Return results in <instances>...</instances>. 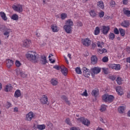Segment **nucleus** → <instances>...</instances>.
<instances>
[{
  "mask_svg": "<svg viewBox=\"0 0 130 130\" xmlns=\"http://www.w3.org/2000/svg\"><path fill=\"white\" fill-rule=\"evenodd\" d=\"M75 72L78 75H82V70L80 67H77L75 68Z\"/></svg>",
  "mask_w": 130,
  "mask_h": 130,
  "instance_id": "nucleus-36",
  "label": "nucleus"
},
{
  "mask_svg": "<svg viewBox=\"0 0 130 130\" xmlns=\"http://www.w3.org/2000/svg\"><path fill=\"white\" fill-rule=\"evenodd\" d=\"M70 130H80V129L76 127H72L70 128Z\"/></svg>",
  "mask_w": 130,
  "mask_h": 130,
  "instance_id": "nucleus-56",
  "label": "nucleus"
},
{
  "mask_svg": "<svg viewBox=\"0 0 130 130\" xmlns=\"http://www.w3.org/2000/svg\"><path fill=\"white\" fill-rule=\"evenodd\" d=\"M65 25L73 27V26H74V22H73V20H72V19H68L66 21Z\"/></svg>",
  "mask_w": 130,
  "mask_h": 130,
  "instance_id": "nucleus-20",
  "label": "nucleus"
},
{
  "mask_svg": "<svg viewBox=\"0 0 130 130\" xmlns=\"http://www.w3.org/2000/svg\"><path fill=\"white\" fill-rule=\"evenodd\" d=\"M42 104H47L48 102V98L46 95H43L40 99Z\"/></svg>",
  "mask_w": 130,
  "mask_h": 130,
  "instance_id": "nucleus-14",
  "label": "nucleus"
},
{
  "mask_svg": "<svg viewBox=\"0 0 130 130\" xmlns=\"http://www.w3.org/2000/svg\"><path fill=\"white\" fill-rule=\"evenodd\" d=\"M3 30V35L5 36L6 38L8 39L10 37V33H12V29L8 28L7 26H4L2 27Z\"/></svg>",
  "mask_w": 130,
  "mask_h": 130,
  "instance_id": "nucleus-3",
  "label": "nucleus"
},
{
  "mask_svg": "<svg viewBox=\"0 0 130 130\" xmlns=\"http://www.w3.org/2000/svg\"><path fill=\"white\" fill-rule=\"evenodd\" d=\"M110 69L116 70V71H120V64H111L109 65Z\"/></svg>",
  "mask_w": 130,
  "mask_h": 130,
  "instance_id": "nucleus-13",
  "label": "nucleus"
},
{
  "mask_svg": "<svg viewBox=\"0 0 130 130\" xmlns=\"http://www.w3.org/2000/svg\"><path fill=\"white\" fill-rule=\"evenodd\" d=\"M11 19L14 21H18L19 20V16L17 14H13L11 16Z\"/></svg>",
  "mask_w": 130,
  "mask_h": 130,
  "instance_id": "nucleus-27",
  "label": "nucleus"
},
{
  "mask_svg": "<svg viewBox=\"0 0 130 130\" xmlns=\"http://www.w3.org/2000/svg\"><path fill=\"white\" fill-rule=\"evenodd\" d=\"M125 109V108L124 107L121 106L118 108V111L119 113H123Z\"/></svg>",
  "mask_w": 130,
  "mask_h": 130,
  "instance_id": "nucleus-35",
  "label": "nucleus"
},
{
  "mask_svg": "<svg viewBox=\"0 0 130 130\" xmlns=\"http://www.w3.org/2000/svg\"><path fill=\"white\" fill-rule=\"evenodd\" d=\"M120 90H121V86H118L116 87V92H117V93H118V92Z\"/></svg>",
  "mask_w": 130,
  "mask_h": 130,
  "instance_id": "nucleus-55",
  "label": "nucleus"
},
{
  "mask_svg": "<svg viewBox=\"0 0 130 130\" xmlns=\"http://www.w3.org/2000/svg\"><path fill=\"white\" fill-rule=\"evenodd\" d=\"M99 92L98 90L93 89L91 92V94L94 97H97L98 96Z\"/></svg>",
  "mask_w": 130,
  "mask_h": 130,
  "instance_id": "nucleus-32",
  "label": "nucleus"
},
{
  "mask_svg": "<svg viewBox=\"0 0 130 130\" xmlns=\"http://www.w3.org/2000/svg\"><path fill=\"white\" fill-rule=\"evenodd\" d=\"M51 29L53 32H58L59 29L56 24H53L51 25Z\"/></svg>",
  "mask_w": 130,
  "mask_h": 130,
  "instance_id": "nucleus-19",
  "label": "nucleus"
},
{
  "mask_svg": "<svg viewBox=\"0 0 130 130\" xmlns=\"http://www.w3.org/2000/svg\"><path fill=\"white\" fill-rule=\"evenodd\" d=\"M81 42L82 44L84 45V46H86L88 47V46H90L91 45V41L89 38H86V39H83L81 40Z\"/></svg>",
  "mask_w": 130,
  "mask_h": 130,
  "instance_id": "nucleus-9",
  "label": "nucleus"
},
{
  "mask_svg": "<svg viewBox=\"0 0 130 130\" xmlns=\"http://www.w3.org/2000/svg\"><path fill=\"white\" fill-rule=\"evenodd\" d=\"M129 21L128 20H124L121 23V26L124 28H128L129 27Z\"/></svg>",
  "mask_w": 130,
  "mask_h": 130,
  "instance_id": "nucleus-17",
  "label": "nucleus"
},
{
  "mask_svg": "<svg viewBox=\"0 0 130 130\" xmlns=\"http://www.w3.org/2000/svg\"><path fill=\"white\" fill-rule=\"evenodd\" d=\"M12 9L17 13H22L23 12V7L21 4L13 5L12 6Z\"/></svg>",
  "mask_w": 130,
  "mask_h": 130,
  "instance_id": "nucleus-5",
  "label": "nucleus"
},
{
  "mask_svg": "<svg viewBox=\"0 0 130 130\" xmlns=\"http://www.w3.org/2000/svg\"><path fill=\"white\" fill-rule=\"evenodd\" d=\"M116 81L118 85H121L122 84V82H123V79L119 76H118L116 78Z\"/></svg>",
  "mask_w": 130,
  "mask_h": 130,
  "instance_id": "nucleus-25",
  "label": "nucleus"
},
{
  "mask_svg": "<svg viewBox=\"0 0 130 130\" xmlns=\"http://www.w3.org/2000/svg\"><path fill=\"white\" fill-rule=\"evenodd\" d=\"M22 94L21 93V90L20 89H17L15 91L14 93V97L15 98H19V97H21Z\"/></svg>",
  "mask_w": 130,
  "mask_h": 130,
  "instance_id": "nucleus-22",
  "label": "nucleus"
},
{
  "mask_svg": "<svg viewBox=\"0 0 130 130\" xmlns=\"http://www.w3.org/2000/svg\"><path fill=\"white\" fill-rule=\"evenodd\" d=\"M51 83L53 86H56L58 84V81H57V79H52L51 80Z\"/></svg>",
  "mask_w": 130,
  "mask_h": 130,
  "instance_id": "nucleus-30",
  "label": "nucleus"
},
{
  "mask_svg": "<svg viewBox=\"0 0 130 130\" xmlns=\"http://www.w3.org/2000/svg\"><path fill=\"white\" fill-rule=\"evenodd\" d=\"M114 32L115 34H119V31L117 28H115L114 29Z\"/></svg>",
  "mask_w": 130,
  "mask_h": 130,
  "instance_id": "nucleus-49",
  "label": "nucleus"
},
{
  "mask_svg": "<svg viewBox=\"0 0 130 130\" xmlns=\"http://www.w3.org/2000/svg\"><path fill=\"white\" fill-rule=\"evenodd\" d=\"M63 29H64L65 32L68 34H72L73 32V26L64 25L63 27Z\"/></svg>",
  "mask_w": 130,
  "mask_h": 130,
  "instance_id": "nucleus-10",
  "label": "nucleus"
},
{
  "mask_svg": "<svg viewBox=\"0 0 130 130\" xmlns=\"http://www.w3.org/2000/svg\"><path fill=\"white\" fill-rule=\"evenodd\" d=\"M100 34V28L99 27H95L94 30V35H99Z\"/></svg>",
  "mask_w": 130,
  "mask_h": 130,
  "instance_id": "nucleus-39",
  "label": "nucleus"
},
{
  "mask_svg": "<svg viewBox=\"0 0 130 130\" xmlns=\"http://www.w3.org/2000/svg\"><path fill=\"white\" fill-rule=\"evenodd\" d=\"M127 98H130V91L127 92Z\"/></svg>",
  "mask_w": 130,
  "mask_h": 130,
  "instance_id": "nucleus-63",
  "label": "nucleus"
},
{
  "mask_svg": "<svg viewBox=\"0 0 130 130\" xmlns=\"http://www.w3.org/2000/svg\"><path fill=\"white\" fill-rule=\"evenodd\" d=\"M102 100L105 102H108L111 103L114 100V96L112 95L104 94L102 96Z\"/></svg>",
  "mask_w": 130,
  "mask_h": 130,
  "instance_id": "nucleus-2",
  "label": "nucleus"
},
{
  "mask_svg": "<svg viewBox=\"0 0 130 130\" xmlns=\"http://www.w3.org/2000/svg\"><path fill=\"white\" fill-rule=\"evenodd\" d=\"M17 75H20L21 77H22V78H26V77H27V76H28L27 74H25V73H24L22 71H19V73L17 72Z\"/></svg>",
  "mask_w": 130,
  "mask_h": 130,
  "instance_id": "nucleus-37",
  "label": "nucleus"
},
{
  "mask_svg": "<svg viewBox=\"0 0 130 130\" xmlns=\"http://www.w3.org/2000/svg\"><path fill=\"white\" fill-rule=\"evenodd\" d=\"M98 61V58L96 56H92L91 58V63L92 64H96Z\"/></svg>",
  "mask_w": 130,
  "mask_h": 130,
  "instance_id": "nucleus-21",
  "label": "nucleus"
},
{
  "mask_svg": "<svg viewBox=\"0 0 130 130\" xmlns=\"http://www.w3.org/2000/svg\"><path fill=\"white\" fill-rule=\"evenodd\" d=\"M15 64L16 68H20V67L22 66V63H21L20 61H19L18 60H16Z\"/></svg>",
  "mask_w": 130,
  "mask_h": 130,
  "instance_id": "nucleus-40",
  "label": "nucleus"
},
{
  "mask_svg": "<svg viewBox=\"0 0 130 130\" xmlns=\"http://www.w3.org/2000/svg\"><path fill=\"white\" fill-rule=\"evenodd\" d=\"M90 16L92 18H94V17H97V13H96L94 10H90L89 12Z\"/></svg>",
  "mask_w": 130,
  "mask_h": 130,
  "instance_id": "nucleus-28",
  "label": "nucleus"
},
{
  "mask_svg": "<svg viewBox=\"0 0 130 130\" xmlns=\"http://www.w3.org/2000/svg\"><path fill=\"white\" fill-rule=\"evenodd\" d=\"M120 34L122 37H124L125 35V30L123 29V28H120L119 29Z\"/></svg>",
  "mask_w": 130,
  "mask_h": 130,
  "instance_id": "nucleus-31",
  "label": "nucleus"
},
{
  "mask_svg": "<svg viewBox=\"0 0 130 130\" xmlns=\"http://www.w3.org/2000/svg\"><path fill=\"white\" fill-rule=\"evenodd\" d=\"M82 71L83 73V75L86 78H89L90 77V75L91 73L90 72V70L87 69L86 67H84L82 68Z\"/></svg>",
  "mask_w": 130,
  "mask_h": 130,
  "instance_id": "nucleus-11",
  "label": "nucleus"
},
{
  "mask_svg": "<svg viewBox=\"0 0 130 130\" xmlns=\"http://www.w3.org/2000/svg\"><path fill=\"white\" fill-rule=\"evenodd\" d=\"M102 51L103 53H107V49H106L105 48H103L102 50Z\"/></svg>",
  "mask_w": 130,
  "mask_h": 130,
  "instance_id": "nucleus-57",
  "label": "nucleus"
},
{
  "mask_svg": "<svg viewBox=\"0 0 130 130\" xmlns=\"http://www.w3.org/2000/svg\"><path fill=\"white\" fill-rule=\"evenodd\" d=\"M126 50L127 52H128V53H130V47H127L126 48Z\"/></svg>",
  "mask_w": 130,
  "mask_h": 130,
  "instance_id": "nucleus-59",
  "label": "nucleus"
},
{
  "mask_svg": "<svg viewBox=\"0 0 130 130\" xmlns=\"http://www.w3.org/2000/svg\"><path fill=\"white\" fill-rule=\"evenodd\" d=\"M77 122H82V124L89 126L90 124V120L84 117H80L79 118H76Z\"/></svg>",
  "mask_w": 130,
  "mask_h": 130,
  "instance_id": "nucleus-4",
  "label": "nucleus"
},
{
  "mask_svg": "<svg viewBox=\"0 0 130 130\" xmlns=\"http://www.w3.org/2000/svg\"><path fill=\"white\" fill-rule=\"evenodd\" d=\"M13 90V87L11 84H9L6 86L5 88V92H10V91H12Z\"/></svg>",
  "mask_w": 130,
  "mask_h": 130,
  "instance_id": "nucleus-23",
  "label": "nucleus"
},
{
  "mask_svg": "<svg viewBox=\"0 0 130 130\" xmlns=\"http://www.w3.org/2000/svg\"><path fill=\"white\" fill-rule=\"evenodd\" d=\"M97 45L99 48H103V47H104V43L103 42L98 41L97 42Z\"/></svg>",
  "mask_w": 130,
  "mask_h": 130,
  "instance_id": "nucleus-33",
  "label": "nucleus"
},
{
  "mask_svg": "<svg viewBox=\"0 0 130 130\" xmlns=\"http://www.w3.org/2000/svg\"><path fill=\"white\" fill-rule=\"evenodd\" d=\"M25 56L29 61L37 63L39 59V55L36 51H30L25 54Z\"/></svg>",
  "mask_w": 130,
  "mask_h": 130,
  "instance_id": "nucleus-1",
  "label": "nucleus"
},
{
  "mask_svg": "<svg viewBox=\"0 0 130 130\" xmlns=\"http://www.w3.org/2000/svg\"><path fill=\"white\" fill-rule=\"evenodd\" d=\"M107 108V106L105 105H102L101 107L100 111L101 112H104V111H106V109Z\"/></svg>",
  "mask_w": 130,
  "mask_h": 130,
  "instance_id": "nucleus-38",
  "label": "nucleus"
},
{
  "mask_svg": "<svg viewBox=\"0 0 130 130\" xmlns=\"http://www.w3.org/2000/svg\"><path fill=\"white\" fill-rule=\"evenodd\" d=\"M127 3H128L127 0H123V5H126V4H127Z\"/></svg>",
  "mask_w": 130,
  "mask_h": 130,
  "instance_id": "nucleus-60",
  "label": "nucleus"
},
{
  "mask_svg": "<svg viewBox=\"0 0 130 130\" xmlns=\"http://www.w3.org/2000/svg\"><path fill=\"white\" fill-rule=\"evenodd\" d=\"M60 69L61 72L62 73V75H63V76H65V77L68 76V70L67 68L64 67V66H63L60 67Z\"/></svg>",
  "mask_w": 130,
  "mask_h": 130,
  "instance_id": "nucleus-18",
  "label": "nucleus"
},
{
  "mask_svg": "<svg viewBox=\"0 0 130 130\" xmlns=\"http://www.w3.org/2000/svg\"><path fill=\"white\" fill-rule=\"evenodd\" d=\"M49 58V60L51 61L52 63H54V62H55V60H54L53 59L50 58Z\"/></svg>",
  "mask_w": 130,
  "mask_h": 130,
  "instance_id": "nucleus-58",
  "label": "nucleus"
},
{
  "mask_svg": "<svg viewBox=\"0 0 130 130\" xmlns=\"http://www.w3.org/2000/svg\"><path fill=\"white\" fill-rule=\"evenodd\" d=\"M34 117H35V115L33 112H29L26 115L25 120L26 121H31Z\"/></svg>",
  "mask_w": 130,
  "mask_h": 130,
  "instance_id": "nucleus-6",
  "label": "nucleus"
},
{
  "mask_svg": "<svg viewBox=\"0 0 130 130\" xmlns=\"http://www.w3.org/2000/svg\"><path fill=\"white\" fill-rule=\"evenodd\" d=\"M124 14L127 17L130 16V11L127 10L126 9H123V10Z\"/></svg>",
  "mask_w": 130,
  "mask_h": 130,
  "instance_id": "nucleus-34",
  "label": "nucleus"
},
{
  "mask_svg": "<svg viewBox=\"0 0 130 130\" xmlns=\"http://www.w3.org/2000/svg\"><path fill=\"white\" fill-rule=\"evenodd\" d=\"M105 14V13H104V11H102L99 13V16L100 18H103L104 17V15Z\"/></svg>",
  "mask_w": 130,
  "mask_h": 130,
  "instance_id": "nucleus-42",
  "label": "nucleus"
},
{
  "mask_svg": "<svg viewBox=\"0 0 130 130\" xmlns=\"http://www.w3.org/2000/svg\"><path fill=\"white\" fill-rule=\"evenodd\" d=\"M61 99L62 100L65 101V102L67 101V100L68 99V98H67V96H66V95H62V96H61Z\"/></svg>",
  "mask_w": 130,
  "mask_h": 130,
  "instance_id": "nucleus-52",
  "label": "nucleus"
},
{
  "mask_svg": "<svg viewBox=\"0 0 130 130\" xmlns=\"http://www.w3.org/2000/svg\"><path fill=\"white\" fill-rule=\"evenodd\" d=\"M126 61L127 62H129V63H130V57L126 58Z\"/></svg>",
  "mask_w": 130,
  "mask_h": 130,
  "instance_id": "nucleus-62",
  "label": "nucleus"
},
{
  "mask_svg": "<svg viewBox=\"0 0 130 130\" xmlns=\"http://www.w3.org/2000/svg\"><path fill=\"white\" fill-rule=\"evenodd\" d=\"M110 5L111 8H114V7H115V2L114 1H111L110 3Z\"/></svg>",
  "mask_w": 130,
  "mask_h": 130,
  "instance_id": "nucleus-47",
  "label": "nucleus"
},
{
  "mask_svg": "<svg viewBox=\"0 0 130 130\" xmlns=\"http://www.w3.org/2000/svg\"><path fill=\"white\" fill-rule=\"evenodd\" d=\"M102 27L101 31L103 34L104 35H107V34H108V32H109V30H110V26L103 25L102 26Z\"/></svg>",
  "mask_w": 130,
  "mask_h": 130,
  "instance_id": "nucleus-8",
  "label": "nucleus"
},
{
  "mask_svg": "<svg viewBox=\"0 0 130 130\" xmlns=\"http://www.w3.org/2000/svg\"><path fill=\"white\" fill-rule=\"evenodd\" d=\"M37 128L40 129V130H43V129H45V127H46V126L45 125V124H38L37 125Z\"/></svg>",
  "mask_w": 130,
  "mask_h": 130,
  "instance_id": "nucleus-29",
  "label": "nucleus"
},
{
  "mask_svg": "<svg viewBox=\"0 0 130 130\" xmlns=\"http://www.w3.org/2000/svg\"><path fill=\"white\" fill-rule=\"evenodd\" d=\"M53 68L57 70V71H59V70H60V67L58 66H55L53 67Z\"/></svg>",
  "mask_w": 130,
  "mask_h": 130,
  "instance_id": "nucleus-53",
  "label": "nucleus"
},
{
  "mask_svg": "<svg viewBox=\"0 0 130 130\" xmlns=\"http://www.w3.org/2000/svg\"><path fill=\"white\" fill-rule=\"evenodd\" d=\"M104 119H105L104 118V117H101L100 118V121H101L102 122H103V123H105V121L104 120Z\"/></svg>",
  "mask_w": 130,
  "mask_h": 130,
  "instance_id": "nucleus-51",
  "label": "nucleus"
},
{
  "mask_svg": "<svg viewBox=\"0 0 130 130\" xmlns=\"http://www.w3.org/2000/svg\"><path fill=\"white\" fill-rule=\"evenodd\" d=\"M14 64V61L10 59H7L6 61V66L8 68L10 69Z\"/></svg>",
  "mask_w": 130,
  "mask_h": 130,
  "instance_id": "nucleus-16",
  "label": "nucleus"
},
{
  "mask_svg": "<svg viewBox=\"0 0 130 130\" xmlns=\"http://www.w3.org/2000/svg\"><path fill=\"white\" fill-rule=\"evenodd\" d=\"M31 40H28V39H25L24 41H22V46L23 47H26L28 48L31 45Z\"/></svg>",
  "mask_w": 130,
  "mask_h": 130,
  "instance_id": "nucleus-12",
  "label": "nucleus"
},
{
  "mask_svg": "<svg viewBox=\"0 0 130 130\" xmlns=\"http://www.w3.org/2000/svg\"><path fill=\"white\" fill-rule=\"evenodd\" d=\"M97 51L98 53H100V54H103V52H102V50L100 49H98Z\"/></svg>",
  "mask_w": 130,
  "mask_h": 130,
  "instance_id": "nucleus-54",
  "label": "nucleus"
},
{
  "mask_svg": "<svg viewBox=\"0 0 130 130\" xmlns=\"http://www.w3.org/2000/svg\"><path fill=\"white\" fill-rule=\"evenodd\" d=\"M109 39L110 40H113V39H114V38H115V35H114V33H110V34L109 35Z\"/></svg>",
  "mask_w": 130,
  "mask_h": 130,
  "instance_id": "nucleus-41",
  "label": "nucleus"
},
{
  "mask_svg": "<svg viewBox=\"0 0 130 130\" xmlns=\"http://www.w3.org/2000/svg\"><path fill=\"white\" fill-rule=\"evenodd\" d=\"M0 16L4 21H7L8 20V17H7V15L5 12H1Z\"/></svg>",
  "mask_w": 130,
  "mask_h": 130,
  "instance_id": "nucleus-26",
  "label": "nucleus"
},
{
  "mask_svg": "<svg viewBox=\"0 0 130 130\" xmlns=\"http://www.w3.org/2000/svg\"><path fill=\"white\" fill-rule=\"evenodd\" d=\"M65 122L67 124H69V125H72V122H71V119L69 118H67Z\"/></svg>",
  "mask_w": 130,
  "mask_h": 130,
  "instance_id": "nucleus-43",
  "label": "nucleus"
},
{
  "mask_svg": "<svg viewBox=\"0 0 130 130\" xmlns=\"http://www.w3.org/2000/svg\"><path fill=\"white\" fill-rule=\"evenodd\" d=\"M97 6L100 9H101L102 10H104V3H103V2L100 1L97 3Z\"/></svg>",
  "mask_w": 130,
  "mask_h": 130,
  "instance_id": "nucleus-24",
  "label": "nucleus"
},
{
  "mask_svg": "<svg viewBox=\"0 0 130 130\" xmlns=\"http://www.w3.org/2000/svg\"><path fill=\"white\" fill-rule=\"evenodd\" d=\"M91 76L94 77L95 75L99 74L101 72V68L99 67H94L91 69Z\"/></svg>",
  "mask_w": 130,
  "mask_h": 130,
  "instance_id": "nucleus-7",
  "label": "nucleus"
},
{
  "mask_svg": "<svg viewBox=\"0 0 130 130\" xmlns=\"http://www.w3.org/2000/svg\"><path fill=\"white\" fill-rule=\"evenodd\" d=\"M40 62L41 64L45 66L47 63V59H46V56L44 55H41Z\"/></svg>",
  "mask_w": 130,
  "mask_h": 130,
  "instance_id": "nucleus-15",
  "label": "nucleus"
},
{
  "mask_svg": "<svg viewBox=\"0 0 130 130\" xmlns=\"http://www.w3.org/2000/svg\"><path fill=\"white\" fill-rule=\"evenodd\" d=\"M65 102H66L67 104H68V105H71V103L68 99L66 100Z\"/></svg>",
  "mask_w": 130,
  "mask_h": 130,
  "instance_id": "nucleus-61",
  "label": "nucleus"
},
{
  "mask_svg": "<svg viewBox=\"0 0 130 130\" xmlns=\"http://www.w3.org/2000/svg\"><path fill=\"white\" fill-rule=\"evenodd\" d=\"M118 95H123V89L122 88H121V90H119V91L118 92Z\"/></svg>",
  "mask_w": 130,
  "mask_h": 130,
  "instance_id": "nucleus-48",
  "label": "nucleus"
},
{
  "mask_svg": "<svg viewBox=\"0 0 130 130\" xmlns=\"http://www.w3.org/2000/svg\"><path fill=\"white\" fill-rule=\"evenodd\" d=\"M96 130H104V129L101 127H98L97 128Z\"/></svg>",
  "mask_w": 130,
  "mask_h": 130,
  "instance_id": "nucleus-64",
  "label": "nucleus"
},
{
  "mask_svg": "<svg viewBox=\"0 0 130 130\" xmlns=\"http://www.w3.org/2000/svg\"><path fill=\"white\" fill-rule=\"evenodd\" d=\"M67 17L68 15L66 13H62L61 14V19L62 20H64V19H66V18H67Z\"/></svg>",
  "mask_w": 130,
  "mask_h": 130,
  "instance_id": "nucleus-45",
  "label": "nucleus"
},
{
  "mask_svg": "<svg viewBox=\"0 0 130 130\" xmlns=\"http://www.w3.org/2000/svg\"><path fill=\"white\" fill-rule=\"evenodd\" d=\"M109 60V58L107 56H104L103 58H102V61L103 62H107Z\"/></svg>",
  "mask_w": 130,
  "mask_h": 130,
  "instance_id": "nucleus-44",
  "label": "nucleus"
},
{
  "mask_svg": "<svg viewBox=\"0 0 130 130\" xmlns=\"http://www.w3.org/2000/svg\"><path fill=\"white\" fill-rule=\"evenodd\" d=\"M110 79L112 80V81H114L115 79H116V77L114 76V75H112L110 76Z\"/></svg>",
  "mask_w": 130,
  "mask_h": 130,
  "instance_id": "nucleus-50",
  "label": "nucleus"
},
{
  "mask_svg": "<svg viewBox=\"0 0 130 130\" xmlns=\"http://www.w3.org/2000/svg\"><path fill=\"white\" fill-rule=\"evenodd\" d=\"M81 96H84L85 97H88V92L87 90H85L83 93L81 94Z\"/></svg>",
  "mask_w": 130,
  "mask_h": 130,
  "instance_id": "nucleus-46",
  "label": "nucleus"
}]
</instances>
